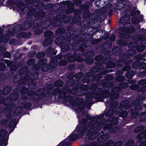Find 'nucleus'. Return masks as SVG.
<instances>
[{
	"instance_id": "obj_11",
	"label": "nucleus",
	"mask_w": 146,
	"mask_h": 146,
	"mask_svg": "<svg viewBox=\"0 0 146 146\" xmlns=\"http://www.w3.org/2000/svg\"><path fill=\"white\" fill-rule=\"evenodd\" d=\"M58 17L53 22V25L55 27H57L59 26L62 21L64 23H66L67 22L65 21L66 18L64 16L60 15L58 16Z\"/></svg>"
},
{
	"instance_id": "obj_18",
	"label": "nucleus",
	"mask_w": 146,
	"mask_h": 146,
	"mask_svg": "<svg viewBox=\"0 0 146 146\" xmlns=\"http://www.w3.org/2000/svg\"><path fill=\"white\" fill-rule=\"evenodd\" d=\"M13 36V33L10 32V31L8 32V35L6 36H3L1 37V42H8L10 38V37Z\"/></svg>"
},
{
	"instance_id": "obj_63",
	"label": "nucleus",
	"mask_w": 146,
	"mask_h": 146,
	"mask_svg": "<svg viewBox=\"0 0 146 146\" xmlns=\"http://www.w3.org/2000/svg\"><path fill=\"white\" fill-rule=\"evenodd\" d=\"M85 62L88 65H90L92 64L94 62V59L92 58H86Z\"/></svg>"
},
{
	"instance_id": "obj_41",
	"label": "nucleus",
	"mask_w": 146,
	"mask_h": 146,
	"mask_svg": "<svg viewBox=\"0 0 146 146\" xmlns=\"http://www.w3.org/2000/svg\"><path fill=\"white\" fill-rule=\"evenodd\" d=\"M112 127V125L111 124L108 123L104 126L103 129L104 131H108V130L109 131H110L111 130Z\"/></svg>"
},
{
	"instance_id": "obj_22",
	"label": "nucleus",
	"mask_w": 146,
	"mask_h": 146,
	"mask_svg": "<svg viewBox=\"0 0 146 146\" xmlns=\"http://www.w3.org/2000/svg\"><path fill=\"white\" fill-rule=\"evenodd\" d=\"M17 124V120L15 119H14L11 120L9 122L8 125V127H9L10 129H12V128H13L11 131H13L14 130Z\"/></svg>"
},
{
	"instance_id": "obj_32",
	"label": "nucleus",
	"mask_w": 146,
	"mask_h": 146,
	"mask_svg": "<svg viewBox=\"0 0 146 146\" xmlns=\"http://www.w3.org/2000/svg\"><path fill=\"white\" fill-rule=\"evenodd\" d=\"M86 106L84 103L81 102L79 103L77 105V107L78 108V109L77 110V112L80 113L82 110H83L85 109Z\"/></svg>"
},
{
	"instance_id": "obj_44",
	"label": "nucleus",
	"mask_w": 146,
	"mask_h": 146,
	"mask_svg": "<svg viewBox=\"0 0 146 146\" xmlns=\"http://www.w3.org/2000/svg\"><path fill=\"white\" fill-rule=\"evenodd\" d=\"M21 76L20 74H17L14 76L13 80L14 82L16 83H17L21 79Z\"/></svg>"
},
{
	"instance_id": "obj_8",
	"label": "nucleus",
	"mask_w": 146,
	"mask_h": 146,
	"mask_svg": "<svg viewBox=\"0 0 146 146\" xmlns=\"http://www.w3.org/2000/svg\"><path fill=\"white\" fill-rule=\"evenodd\" d=\"M53 35V33L50 31H47L45 32L44 35L46 38L47 40L45 41V42H46V43L45 44L44 42H43V44L44 45H49L52 42Z\"/></svg>"
},
{
	"instance_id": "obj_24",
	"label": "nucleus",
	"mask_w": 146,
	"mask_h": 146,
	"mask_svg": "<svg viewBox=\"0 0 146 146\" xmlns=\"http://www.w3.org/2000/svg\"><path fill=\"white\" fill-rule=\"evenodd\" d=\"M120 104L124 109H127L131 107L130 104L129 103V101L127 100L121 102Z\"/></svg>"
},
{
	"instance_id": "obj_16",
	"label": "nucleus",
	"mask_w": 146,
	"mask_h": 146,
	"mask_svg": "<svg viewBox=\"0 0 146 146\" xmlns=\"http://www.w3.org/2000/svg\"><path fill=\"white\" fill-rule=\"evenodd\" d=\"M102 131L101 132L102 135L98 138V140L100 142H104L109 137L108 133H110V131Z\"/></svg>"
},
{
	"instance_id": "obj_30",
	"label": "nucleus",
	"mask_w": 146,
	"mask_h": 146,
	"mask_svg": "<svg viewBox=\"0 0 146 146\" xmlns=\"http://www.w3.org/2000/svg\"><path fill=\"white\" fill-rule=\"evenodd\" d=\"M25 109H29L31 106L32 104L30 102H22L21 103Z\"/></svg>"
},
{
	"instance_id": "obj_40",
	"label": "nucleus",
	"mask_w": 146,
	"mask_h": 146,
	"mask_svg": "<svg viewBox=\"0 0 146 146\" xmlns=\"http://www.w3.org/2000/svg\"><path fill=\"white\" fill-rule=\"evenodd\" d=\"M124 109L123 106L121 105L120 104L119 106H118L117 108L116 107L115 108V113L117 115L119 114V113L122 111Z\"/></svg>"
},
{
	"instance_id": "obj_61",
	"label": "nucleus",
	"mask_w": 146,
	"mask_h": 146,
	"mask_svg": "<svg viewBox=\"0 0 146 146\" xmlns=\"http://www.w3.org/2000/svg\"><path fill=\"white\" fill-rule=\"evenodd\" d=\"M83 74L82 72H80L79 73H76L75 77V78L77 79H80L83 77Z\"/></svg>"
},
{
	"instance_id": "obj_49",
	"label": "nucleus",
	"mask_w": 146,
	"mask_h": 146,
	"mask_svg": "<svg viewBox=\"0 0 146 146\" xmlns=\"http://www.w3.org/2000/svg\"><path fill=\"white\" fill-rule=\"evenodd\" d=\"M50 68L48 64L46 63L44 66H42L41 69L42 72H46L49 70Z\"/></svg>"
},
{
	"instance_id": "obj_38",
	"label": "nucleus",
	"mask_w": 146,
	"mask_h": 146,
	"mask_svg": "<svg viewBox=\"0 0 146 146\" xmlns=\"http://www.w3.org/2000/svg\"><path fill=\"white\" fill-rule=\"evenodd\" d=\"M115 113L114 109H110L108 110L105 113V115L107 117H110Z\"/></svg>"
},
{
	"instance_id": "obj_14",
	"label": "nucleus",
	"mask_w": 146,
	"mask_h": 146,
	"mask_svg": "<svg viewBox=\"0 0 146 146\" xmlns=\"http://www.w3.org/2000/svg\"><path fill=\"white\" fill-rule=\"evenodd\" d=\"M62 4L67 6L68 9L66 11V13H68L72 12L74 10V5L73 3H70L68 1H66L62 2Z\"/></svg>"
},
{
	"instance_id": "obj_33",
	"label": "nucleus",
	"mask_w": 146,
	"mask_h": 146,
	"mask_svg": "<svg viewBox=\"0 0 146 146\" xmlns=\"http://www.w3.org/2000/svg\"><path fill=\"white\" fill-rule=\"evenodd\" d=\"M90 76L88 74H85L83 79V83H89L91 82V80L90 79Z\"/></svg>"
},
{
	"instance_id": "obj_2",
	"label": "nucleus",
	"mask_w": 146,
	"mask_h": 146,
	"mask_svg": "<svg viewBox=\"0 0 146 146\" xmlns=\"http://www.w3.org/2000/svg\"><path fill=\"white\" fill-rule=\"evenodd\" d=\"M130 19V16L128 15L123 16L120 20V22L123 24V29H120L122 31L121 33V36L123 38H127L130 36L128 33H132L133 31V29L129 27L130 24L128 23V21Z\"/></svg>"
},
{
	"instance_id": "obj_45",
	"label": "nucleus",
	"mask_w": 146,
	"mask_h": 146,
	"mask_svg": "<svg viewBox=\"0 0 146 146\" xmlns=\"http://www.w3.org/2000/svg\"><path fill=\"white\" fill-rule=\"evenodd\" d=\"M9 121V119H6L1 120V125L5 126V128L7 129L8 127L7 123Z\"/></svg>"
},
{
	"instance_id": "obj_57",
	"label": "nucleus",
	"mask_w": 146,
	"mask_h": 146,
	"mask_svg": "<svg viewBox=\"0 0 146 146\" xmlns=\"http://www.w3.org/2000/svg\"><path fill=\"white\" fill-rule=\"evenodd\" d=\"M110 108H116L117 107L118 103L116 101H114L113 102H111L110 104Z\"/></svg>"
},
{
	"instance_id": "obj_54",
	"label": "nucleus",
	"mask_w": 146,
	"mask_h": 146,
	"mask_svg": "<svg viewBox=\"0 0 146 146\" xmlns=\"http://www.w3.org/2000/svg\"><path fill=\"white\" fill-rule=\"evenodd\" d=\"M18 68V66L17 65L13 64H11L9 67V69L11 71H15L17 70Z\"/></svg>"
},
{
	"instance_id": "obj_36",
	"label": "nucleus",
	"mask_w": 146,
	"mask_h": 146,
	"mask_svg": "<svg viewBox=\"0 0 146 146\" xmlns=\"http://www.w3.org/2000/svg\"><path fill=\"white\" fill-rule=\"evenodd\" d=\"M29 69L28 68L25 66L21 68L19 70V73L21 74H25L28 73Z\"/></svg>"
},
{
	"instance_id": "obj_21",
	"label": "nucleus",
	"mask_w": 146,
	"mask_h": 146,
	"mask_svg": "<svg viewBox=\"0 0 146 146\" xmlns=\"http://www.w3.org/2000/svg\"><path fill=\"white\" fill-rule=\"evenodd\" d=\"M1 134V146H6L8 144L9 136L7 137H2Z\"/></svg>"
},
{
	"instance_id": "obj_34",
	"label": "nucleus",
	"mask_w": 146,
	"mask_h": 146,
	"mask_svg": "<svg viewBox=\"0 0 146 146\" xmlns=\"http://www.w3.org/2000/svg\"><path fill=\"white\" fill-rule=\"evenodd\" d=\"M63 81L60 79H58L54 82V86L57 88L61 87L63 86Z\"/></svg>"
},
{
	"instance_id": "obj_56",
	"label": "nucleus",
	"mask_w": 146,
	"mask_h": 146,
	"mask_svg": "<svg viewBox=\"0 0 146 146\" xmlns=\"http://www.w3.org/2000/svg\"><path fill=\"white\" fill-rule=\"evenodd\" d=\"M88 88L89 87L87 85L82 84L81 83L80 87V91H86L88 89Z\"/></svg>"
},
{
	"instance_id": "obj_48",
	"label": "nucleus",
	"mask_w": 146,
	"mask_h": 146,
	"mask_svg": "<svg viewBox=\"0 0 146 146\" xmlns=\"http://www.w3.org/2000/svg\"><path fill=\"white\" fill-rule=\"evenodd\" d=\"M139 61H136L132 64V67L133 68H135L136 69H139Z\"/></svg>"
},
{
	"instance_id": "obj_9",
	"label": "nucleus",
	"mask_w": 146,
	"mask_h": 146,
	"mask_svg": "<svg viewBox=\"0 0 146 146\" xmlns=\"http://www.w3.org/2000/svg\"><path fill=\"white\" fill-rule=\"evenodd\" d=\"M27 22L26 23H24L23 26H22L21 25H18L17 26L14 27L13 30V33H15V29H19L21 30H27L30 28L31 26V23L30 22H28V23Z\"/></svg>"
},
{
	"instance_id": "obj_50",
	"label": "nucleus",
	"mask_w": 146,
	"mask_h": 146,
	"mask_svg": "<svg viewBox=\"0 0 146 146\" xmlns=\"http://www.w3.org/2000/svg\"><path fill=\"white\" fill-rule=\"evenodd\" d=\"M119 86L122 88L125 89L128 88L129 85L127 82H122L120 83Z\"/></svg>"
},
{
	"instance_id": "obj_31",
	"label": "nucleus",
	"mask_w": 146,
	"mask_h": 146,
	"mask_svg": "<svg viewBox=\"0 0 146 146\" xmlns=\"http://www.w3.org/2000/svg\"><path fill=\"white\" fill-rule=\"evenodd\" d=\"M82 55H76V61L78 62H81L84 61V59L81 57ZM84 56L86 57H92L95 55H83Z\"/></svg>"
},
{
	"instance_id": "obj_23",
	"label": "nucleus",
	"mask_w": 146,
	"mask_h": 146,
	"mask_svg": "<svg viewBox=\"0 0 146 146\" xmlns=\"http://www.w3.org/2000/svg\"><path fill=\"white\" fill-rule=\"evenodd\" d=\"M23 108L21 106H18L16 107L13 111V113L14 116H17L19 115L22 112Z\"/></svg>"
},
{
	"instance_id": "obj_39",
	"label": "nucleus",
	"mask_w": 146,
	"mask_h": 146,
	"mask_svg": "<svg viewBox=\"0 0 146 146\" xmlns=\"http://www.w3.org/2000/svg\"><path fill=\"white\" fill-rule=\"evenodd\" d=\"M17 83V86L20 87H21L25 86L26 82L22 77L21 80Z\"/></svg>"
},
{
	"instance_id": "obj_46",
	"label": "nucleus",
	"mask_w": 146,
	"mask_h": 146,
	"mask_svg": "<svg viewBox=\"0 0 146 146\" xmlns=\"http://www.w3.org/2000/svg\"><path fill=\"white\" fill-rule=\"evenodd\" d=\"M21 94L22 95L27 94L29 89L28 88L25 87V86L21 87Z\"/></svg>"
},
{
	"instance_id": "obj_37",
	"label": "nucleus",
	"mask_w": 146,
	"mask_h": 146,
	"mask_svg": "<svg viewBox=\"0 0 146 146\" xmlns=\"http://www.w3.org/2000/svg\"><path fill=\"white\" fill-rule=\"evenodd\" d=\"M75 80H67L65 83V85L67 87H72L74 86L75 82Z\"/></svg>"
},
{
	"instance_id": "obj_10",
	"label": "nucleus",
	"mask_w": 146,
	"mask_h": 146,
	"mask_svg": "<svg viewBox=\"0 0 146 146\" xmlns=\"http://www.w3.org/2000/svg\"><path fill=\"white\" fill-rule=\"evenodd\" d=\"M58 58L61 59L64 57L67 59L68 62L71 63L76 62V55H55Z\"/></svg>"
},
{
	"instance_id": "obj_4",
	"label": "nucleus",
	"mask_w": 146,
	"mask_h": 146,
	"mask_svg": "<svg viewBox=\"0 0 146 146\" xmlns=\"http://www.w3.org/2000/svg\"><path fill=\"white\" fill-rule=\"evenodd\" d=\"M45 91V90L44 88H39L35 93V96L38 97L36 98V97L32 96L30 97V100H32L33 103L37 104L38 103L40 100H42L45 98H48L47 95V92L46 93Z\"/></svg>"
},
{
	"instance_id": "obj_62",
	"label": "nucleus",
	"mask_w": 146,
	"mask_h": 146,
	"mask_svg": "<svg viewBox=\"0 0 146 146\" xmlns=\"http://www.w3.org/2000/svg\"><path fill=\"white\" fill-rule=\"evenodd\" d=\"M107 68H112L115 67V64L113 61L110 62L109 64H108L106 65Z\"/></svg>"
},
{
	"instance_id": "obj_26",
	"label": "nucleus",
	"mask_w": 146,
	"mask_h": 146,
	"mask_svg": "<svg viewBox=\"0 0 146 146\" xmlns=\"http://www.w3.org/2000/svg\"><path fill=\"white\" fill-rule=\"evenodd\" d=\"M135 109H131L129 111V113L130 114V117L131 118H135L138 115L139 113L136 111Z\"/></svg>"
},
{
	"instance_id": "obj_25",
	"label": "nucleus",
	"mask_w": 146,
	"mask_h": 146,
	"mask_svg": "<svg viewBox=\"0 0 146 146\" xmlns=\"http://www.w3.org/2000/svg\"><path fill=\"white\" fill-rule=\"evenodd\" d=\"M11 90V88L9 86H7L4 87L2 90V94L4 95L9 94Z\"/></svg>"
},
{
	"instance_id": "obj_58",
	"label": "nucleus",
	"mask_w": 146,
	"mask_h": 146,
	"mask_svg": "<svg viewBox=\"0 0 146 146\" xmlns=\"http://www.w3.org/2000/svg\"><path fill=\"white\" fill-rule=\"evenodd\" d=\"M68 61L66 59L60 60L59 62V65L60 66H64L66 65L68 63Z\"/></svg>"
},
{
	"instance_id": "obj_15",
	"label": "nucleus",
	"mask_w": 146,
	"mask_h": 146,
	"mask_svg": "<svg viewBox=\"0 0 146 146\" xmlns=\"http://www.w3.org/2000/svg\"><path fill=\"white\" fill-rule=\"evenodd\" d=\"M102 88H98L97 86L95 84L91 85L90 87V89L92 90V97L94 96H97L100 93V89Z\"/></svg>"
},
{
	"instance_id": "obj_12",
	"label": "nucleus",
	"mask_w": 146,
	"mask_h": 146,
	"mask_svg": "<svg viewBox=\"0 0 146 146\" xmlns=\"http://www.w3.org/2000/svg\"><path fill=\"white\" fill-rule=\"evenodd\" d=\"M111 92L112 94L111 93L110 98L108 99L106 101V103L108 105L110 104L112 101L118 99L119 97V94L114 90H113Z\"/></svg>"
},
{
	"instance_id": "obj_7",
	"label": "nucleus",
	"mask_w": 146,
	"mask_h": 146,
	"mask_svg": "<svg viewBox=\"0 0 146 146\" xmlns=\"http://www.w3.org/2000/svg\"><path fill=\"white\" fill-rule=\"evenodd\" d=\"M99 90L100 91L98 95L94 96L93 98L95 99L99 100L104 98H107L110 97L111 93L108 90H103L102 89Z\"/></svg>"
},
{
	"instance_id": "obj_52",
	"label": "nucleus",
	"mask_w": 146,
	"mask_h": 146,
	"mask_svg": "<svg viewBox=\"0 0 146 146\" xmlns=\"http://www.w3.org/2000/svg\"><path fill=\"white\" fill-rule=\"evenodd\" d=\"M71 94L75 95L78 93L79 91L78 88L73 87L72 89H70Z\"/></svg>"
},
{
	"instance_id": "obj_47",
	"label": "nucleus",
	"mask_w": 146,
	"mask_h": 146,
	"mask_svg": "<svg viewBox=\"0 0 146 146\" xmlns=\"http://www.w3.org/2000/svg\"><path fill=\"white\" fill-rule=\"evenodd\" d=\"M47 60L46 58H43L42 59L38 61V64L40 66V67H41L42 66H44V65H46V64L47 63Z\"/></svg>"
},
{
	"instance_id": "obj_35",
	"label": "nucleus",
	"mask_w": 146,
	"mask_h": 146,
	"mask_svg": "<svg viewBox=\"0 0 146 146\" xmlns=\"http://www.w3.org/2000/svg\"><path fill=\"white\" fill-rule=\"evenodd\" d=\"M106 56H110V57H106L104 58L103 61V63L104 64H106V65L108 64H109V62L113 61V59L111 57L112 55H106Z\"/></svg>"
},
{
	"instance_id": "obj_59",
	"label": "nucleus",
	"mask_w": 146,
	"mask_h": 146,
	"mask_svg": "<svg viewBox=\"0 0 146 146\" xmlns=\"http://www.w3.org/2000/svg\"><path fill=\"white\" fill-rule=\"evenodd\" d=\"M146 69V63L144 62H139V69Z\"/></svg>"
},
{
	"instance_id": "obj_53",
	"label": "nucleus",
	"mask_w": 146,
	"mask_h": 146,
	"mask_svg": "<svg viewBox=\"0 0 146 146\" xmlns=\"http://www.w3.org/2000/svg\"><path fill=\"white\" fill-rule=\"evenodd\" d=\"M115 79L117 81L122 82L125 80V78L123 76L121 75L116 76Z\"/></svg>"
},
{
	"instance_id": "obj_51",
	"label": "nucleus",
	"mask_w": 146,
	"mask_h": 146,
	"mask_svg": "<svg viewBox=\"0 0 146 146\" xmlns=\"http://www.w3.org/2000/svg\"><path fill=\"white\" fill-rule=\"evenodd\" d=\"M106 55H96L94 58L95 60L97 61H100L104 59V56Z\"/></svg>"
},
{
	"instance_id": "obj_60",
	"label": "nucleus",
	"mask_w": 146,
	"mask_h": 146,
	"mask_svg": "<svg viewBox=\"0 0 146 146\" xmlns=\"http://www.w3.org/2000/svg\"><path fill=\"white\" fill-rule=\"evenodd\" d=\"M130 88L132 90H135L139 88L138 84H134L131 85L129 86Z\"/></svg>"
},
{
	"instance_id": "obj_55",
	"label": "nucleus",
	"mask_w": 146,
	"mask_h": 146,
	"mask_svg": "<svg viewBox=\"0 0 146 146\" xmlns=\"http://www.w3.org/2000/svg\"><path fill=\"white\" fill-rule=\"evenodd\" d=\"M118 115H119V116L121 117L125 118L128 115V112L126 111H123Z\"/></svg>"
},
{
	"instance_id": "obj_27",
	"label": "nucleus",
	"mask_w": 146,
	"mask_h": 146,
	"mask_svg": "<svg viewBox=\"0 0 146 146\" xmlns=\"http://www.w3.org/2000/svg\"><path fill=\"white\" fill-rule=\"evenodd\" d=\"M135 72L132 70L127 71L125 73L126 77L129 79H132L133 76L135 75Z\"/></svg>"
},
{
	"instance_id": "obj_6",
	"label": "nucleus",
	"mask_w": 146,
	"mask_h": 146,
	"mask_svg": "<svg viewBox=\"0 0 146 146\" xmlns=\"http://www.w3.org/2000/svg\"><path fill=\"white\" fill-rule=\"evenodd\" d=\"M88 128L86 125H78L76 129V132L79 135L80 138H82L88 130Z\"/></svg>"
},
{
	"instance_id": "obj_20",
	"label": "nucleus",
	"mask_w": 146,
	"mask_h": 146,
	"mask_svg": "<svg viewBox=\"0 0 146 146\" xmlns=\"http://www.w3.org/2000/svg\"><path fill=\"white\" fill-rule=\"evenodd\" d=\"M70 90V88L67 87H62L60 90L61 96L66 95L68 92H69L71 94Z\"/></svg>"
},
{
	"instance_id": "obj_29",
	"label": "nucleus",
	"mask_w": 146,
	"mask_h": 146,
	"mask_svg": "<svg viewBox=\"0 0 146 146\" xmlns=\"http://www.w3.org/2000/svg\"><path fill=\"white\" fill-rule=\"evenodd\" d=\"M82 7L83 8L84 10L87 11L86 15V12H84L83 14V17L84 18H86L87 17L88 18L89 17V15H90V13L88 11H87L88 8V5H83L82 6Z\"/></svg>"
},
{
	"instance_id": "obj_19",
	"label": "nucleus",
	"mask_w": 146,
	"mask_h": 146,
	"mask_svg": "<svg viewBox=\"0 0 146 146\" xmlns=\"http://www.w3.org/2000/svg\"><path fill=\"white\" fill-rule=\"evenodd\" d=\"M133 104L135 105L134 109L137 111H142L143 110V103L138 102L136 101L133 102Z\"/></svg>"
},
{
	"instance_id": "obj_64",
	"label": "nucleus",
	"mask_w": 146,
	"mask_h": 146,
	"mask_svg": "<svg viewBox=\"0 0 146 146\" xmlns=\"http://www.w3.org/2000/svg\"><path fill=\"white\" fill-rule=\"evenodd\" d=\"M113 142L111 140H109L105 143H103L100 145V146H110L112 145Z\"/></svg>"
},
{
	"instance_id": "obj_28",
	"label": "nucleus",
	"mask_w": 146,
	"mask_h": 146,
	"mask_svg": "<svg viewBox=\"0 0 146 146\" xmlns=\"http://www.w3.org/2000/svg\"><path fill=\"white\" fill-rule=\"evenodd\" d=\"M31 35L30 33H27L22 32L19 33L17 36V38L22 37L25 38L30 37Z\"/></svg>"
},
{
	"instance_id": "obj_1",
	"label": "nucleus",
	"mask_w": 146,
	"mask_h": 146,
	"mask_svg": "<svg viewBox=\"0 0 146 146\" xmlns=\"http://www.w3.org/2000/svg\"><path fill=\"white\" fill-rule=\"evenodd\" d=\"M88 123L89 129L86 133L87 139L88 140L95 139L98 137L99 131L102 129L103 125L102 122H98V120H93Z\"/></svg>"
},
{
	"instance_id": "obj_17",
	"label": "nucleus",
	"mask_w": 146,
	"mask_h": 146,
	"mask_svg": "<svg viewBox=\"0 0 146 146\" xmlns=\"http://www.w3.org/2000/svg\"><path fill=\"white\" fill-rule=\"evenodd\" d=\"M60 99H63V102L65 103L68 102H71L73 100V98L72 96L70 95L64 96H59Z\"/></svg>"
},
{
	"instance_id": "obj_13",
	"label": "nucleus",
	"mask_w": 146,
	"mask_h": 146,
	"mask_svg": "<svg viewBox=\"0 0 146 146\" xmlns=\"http://www.w3.org/2000/svg\"><path fill=\"white\" fill-rule=\"evenodd\" d=\"M60 90V88H56L54 89L53 91L50 90L49 91H47L48 97V98L49 97H51L52 96H54L56 97L57 95L59 94L58 97L60 99L59 96H61Z\"/></svg>"
},
{
	"instance_id": "obj_43",
	"label": "nucleus",
	"mask_w": 146,
	"mask_h": 146,
	"mask_svg": "<svg viewBox=\"0 0 146 146\" xmlns=\"http://www.w3.org/2000/svg\"><path fill=\"white\" fill-rule=\"evenodd\" d=\"M144 129V127L142 125L138 126L135 128L134 131L136 133H138L142 131Z\"/></svg>"
},
{
	"instance_id": "obj_3",
	"label": "nucleus",
	"mask_w": 146,
	"mask_h": 146,
	"mask_svg": "<svg viewBox=\"0 0 146 146\" xmlns=\"http://www.w3.org/2000/svg\"><path fill=\"white\" fill-rule=\"evenodd\" d=\"M19 94L16 93H13L10 94L9 100L5 101L4 104L5 107L3 110L5 112H8L12 111L15 106L14 102L17 100L19 97Z\"/></svg>"
},
{
	"instance_id": "obj_5",
	"label": "nucleus",
	"mask_w": 146,
	"mask_h": 146,
	"mask_svg": "<svg viewBox=\"0 0 146 146\" xmlns=\"http://www.w3.org/2000/svg\"><path fill=\"white\" fill-rule=\"evenodd\" d=\"M82 138H80L79 135L77 133L71 134L66 139V140L68 139L69 141H66L63 142L62 141L61 142L62 143V146H71L72 145L71 141H74L78 139H80Z\"/></svg>"
},
{
	"instance_id": "obj_42",
	"label": "nucleus",
	"mask_w": 146,
	"mask_h": 146,
	"mask_svg": "<svg viewBox=\"0 0 146 146\" xmlns=\"http://www.w3.org/2000/svg\"><path fill=\"white\" fill-rule=\"evenodd\" d=\"M102 77L101 74L100 73H99L93 76L92 77V79L93 80L97 81V82L99 80H100V79H101Z\"/></svg>"
}]
</instances>
